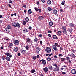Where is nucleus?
<instances>
[{
  "label": "nucleus",
  "mask_w": 76,
  "mask_h": 76,
  "mask_svg": "<svg viewBox=\"0 0 76 76\" xmlns=\"http://www.w3.org/2000/svg\"><path fill=\"white\" fill-rule=\"evenodd\" d=\"M53 12L55 15H56V14H57V10H53Z\"/></svg>",
  "instance_id": "nucleus-19"
},
{
  "label": "nucleus",
  "mask_w": 76,
  "mask_h": 76,
  "mask_svg": "<svg viewBox=\"0 0 76 76\" xmlns=\"http://www.w3.org/2000/svg\"><path fill=\"white\" fill-rule=\"evenodd\" d=\"M39 55H37L36 56V58H39Z\"/></svg>",
  "instance_id": "nucleus-50"
},
{
  "label": "nucleus",
  "mask_w": 76,
  "mask_h": 76,
  "mask_svg": "<svg viewBox=\"0 0 76 76\" xmlns=\"http://www.w3.org/2000/svg\"><path fill=\"white\" fill-rule=\"evenodd\" d=\"M47 3L48 4L50 5L51 4V1L50 0L47 1Z\"/></svg>",
  "instance_id": "nucleus-20"
},
{
  "label": "nucleus",
  "mask_w": 76,
  "mask_h": 76,
  "mask_svg": "<svg viewBox=\"0 0 76 76\" xmlns=\"http://www.w3.org/2000/svg\"><path fill=\"white\" fill-rule=\"evenodd\" d=\"M70 57L72 58H75V55L74 54H73V53H72L70 55Z\"/></svg>",
  "instance_id": "nucleus-18"
},
{
  "label": "nucleus",
  "mask_w": 76,
  "mask_h": 76,
  "mask_svg": "<svg viewBox=\"0 0 76 76\" xmlns=\"http://www.w3.org/2000/svg\"><path fill=\"white\" fill-rule=\"evenodd\" d=\"M69 26L71 27H74V24H72V23H71V24H70Z\"/></svg>",
  "instance_id": "nucleus-37"
},
{
  "label": "nucleus",
  "mask_w": 76,
  "mask_h": 76,
  "mask_svg": "<svg viewBox=\"0 0 76 76\" xmlns=\"http://www.w3.org/2000/svg\"><path fill=\"white\" fill-rule=\"evenodd\" d=\"M14 50L15 52H17V51L19 50L18 47H17L14 49Z\"/></svg>",
  "instance_id": "nucleus-27"
},
{
  "label": "nucleus",
  "mask_w": 76,
  "mask_h": 76,
  "mask_svg": "<svg viewBox=\"0 0 76 76\" xmlns=\"http://www.w3.org/2000/svg\"><path fill=\"white\" fill-rule=\"evenodd\" d=\"M60 50H63V49L62 48H60Z\"/></svg>",
  "instance_id": "nucleus-60"
},
{
  "label": "nucleus",
  "mask_w": 76,
  "mask_h": 76,
  "mask_svg": "<svg viewBox=\"0 0 76 76\" xmlns=\"http://www.w3.org/2000/svg\"><path fill=\"white\" fill-rule=\"evenodd\" d=\"M19 41L18 40H16L14 41V44L15 45H19Z\"/></svg>",
  "instance_id": "nucleus-8"
},
{
  "label": "nucleus",
  "mask_w": 76,
  "mask_h": 76,
  "mask_svg": "<svg viewBox=\"0 0 76 76\" xmlns=\"http://www.w3.org/2000/svg\"><path fill=\"white\" fill-rule=\"evenodd\" d=\"M25 48L26 50H29V47L28 45H26V46Z\"/></svg>",
  "instance_id": "nucleus-25"
},
{
  "label": "nucleus",
  "mask_w": 76,
  "mask_h": 76,
  "mask_svg": "<svg viewBox=\"0 0 76 76\" xmlns=\"http://www.w3.org/2000/svg\"><path fill=\"white\" fill-rule=\"evenodd\" d=\"M21 52L22 54H25L26 53V51L25 50H23V49H21Z\"/></svg>",
  "instance_id": "nucleus-11"
},
{
  "label": "nucleus",
  "mask_w": 76,
  "mask_h": 76,
  "mask_svg": "<svg viewBox=\"0 0 76 76\" xmlns=\"http://www.w3.org/2000/svg\"><path fill=\"white\" fill-rule=\"evenodd\" d=\"M9 2L10 3H12L13 2V1H12V0H9Z\"/></svg>",
  "instance_id": "nucleus-43"
},
{
  "label": "nucleus",
  "mask_w": 76,
  "mask_h": 76,
  "mask_svg": "<svg viewBox=\"0 0 76 76\" xmlns=\"http://www.w3.org/2000/svg\"><path fill=\"white\" fill-rule=\"evenodd\" d=\"M48 61H50L51 60V58L48 57L47 58Z\"/></svg>",
  "instance_id": "nucleus-34"
},
{
  "label": "nucleus",
  "mask_w": 76,
  "mask_h": 76,
  "mask_svg": "<svg viewBox=\"0 0 76 76\" xmlns=\"http://www.w3.org/2000/svg\"><path fill=\"white\" fill-rule=\"evenodd\" d=\"M49 25H50V26H52V25H53V23L52 22H49Z\"/></svg>",
  "instance_id": "nucleus-31"
},
{
  "label": "nucleus",
  "mask_w": 76,
  "mask_h": 76,
  "mask_svg": "<svg viewBox=\"0 0 76 76\" xmlns=\"http://www.w3.org/2000/svg\"><path fill=\"white\" fill-rule=\"evenodd\" d=\"M32 58L33 59V60H35L36 59H37V57L36 56H34L33 58Z\"/></svg>",
  "instance_id": "nucleus-32"
},
{
  "label": "nucleus",
  "mask_w": 76,
  "mask_h": 76,
  "mask_svg": "<svg viewBox=\"0 0 76 76\" xmlns=\"http://www.w3.org/2000/svg\"><path fill=\"white\" fill-rule=\"evenodd\" d=\"M6 31L7 32H8V33H9V32H10V30L9 29L7 28V29L6 30Z\"/></svg>",
  "instance_id": "nucleus-40"
},
{
  "label": "nucleus",
  "mask_w": 76,
  "mask_h": 76,
  "mask_svg": "<svg viewBox=\"0 0 76 76\" xmlns=\"http://www.w3.org/2000/svg\"><path fill=\"white\" fill-rule=\"evenodd\" d=\"M35 10L36 11H37V12H38V8H35Z\"/></svg>",
  "instance_id": "nucleus-47"
},
{
  "label": "nucleus",
  "mask_w": 76,
  "mask_h": 76,
  "mask_svg": "<svg viewBox=\"0 0 76 76\" xmlns=\"http://www.w3.org/2000/svg\"><path fill=\"white\" fill-rule=\"evenodd\" d=\"M66 60H68V61H69V60H70V57L68 56H67L66 57Z\"/></svg>",
  "instance_id": "nucleus-36"
},
{
  "label": "nucleus",
  "mask_w": 76,
  "mask_h": 76,
  "mask_svg": "<svg viewBox=\"0 0 76 76\" xmlns=\"http://www.w3.org/2000/svg\"><path fill=\"white\" fill-rule=\"evenodd\" d=\"M28 28L30 30H31V29H32V27H29Z\"/></svg>",
  "instance_id": "nucleus-53"
},
{
  "label": "nucleus",
  "mask_w": 76,
  "mask_h": 76,
  "mask_svg": "<svg viewBox=\"0 0 76 76\" xmlns=\"http://www.w3.org/2000/svg\"><path fill=\"white\" fill-rule=\"evenodd\" d=\"M54 57L56 58H57V55H55L54 56Z\"/></svg>",
  "instance_id": "nucleus-59"
},
{
  "label": "nucleus",
  "mask_w": 76,
  "mask_h": 76,
  "mask_svg": "<svg viewBox=\"0 0 76 76\" xmlns=\"http://www.w3.org/2000/svg\"><path fill=\"white\" fill-rule=\"evenodd\" d=\"M71 73L73 75H75V74H76V70L75 69H72V70H71Z\"/></svg>",
  "instance_id": "nucleus-10"
},
{
  "label": "nucleus",
  "mask_w": 76,
  "mask_h": 76,
  "mask_svg": "<svg viewBox=\"0 0 76 76\" xmlns=\"http://www.w3.org/2000/svg\"><path fill=\"white\" fill-rule=\"evenodd\" d=\"M61 29L62 30H64L65 29H66V26H62L61 28Z\"/></svg>",
  "instance_id": "nucleus-22"
},
{
  "label": "nucleus",
  "mask_w": 76,
  "mask_h": 76,
  "mask_svg": "<svg viewBox=\"0 0 76 76\" xmlns=\"http://www.w3.org/2000/svg\"><path fill=\"white\" fill-rule=\"evenodd\" d=\"M44 18V16H39L38 17V19H40V20H41L42 19H43Z\"/></svg>",
  "instance_id": "nucleus-21"
},
{
  "label": "nucleus",
  "mask_w": 76,
  "mask_h": 76,
  "mask_svg": "<svg viewBox=\"0 0 76 76\" xmlns=\"http://www.w3.org/2000/svg\"><path fill=\"white\" fill-rule=\"evenodd\" d=\"M48 68L50 70H53V67L51 66H48Z\"/></svg>",
  "instance_id": "nucleus-13"
},
{
  "label": "nucleus",
  "mask_w": 76,
  "mask_h": 76,
  "mask_svg": "<svg viewBox=\"0 0 76 76\" xmlns=\"http://www.w3.org/2000/svg\"><path fill=\"white\" fill-rule=\"evenodd\" d=\"M46 56H49V54H46Z\"/></svg>",
  "instance_id": "nucleus-64"
},
{
  "label": "nucleus",
  "mask_w": 76,
  "mask_h": 76,
  "mask_svg": "<svg viewBox=\"0 0 76 76\" xmlns=\"http://www.w3.org/2000/svg\"><path fill=\"white\" fill-rule=\"evenodd\" d=\"M8 6H9V7H11V8H12V6H11V5L10 4H9Z\"/></svg>",
  "instance_id": "nucleus-57"
},
{
  "label": "nucleus",
  "mask_w": 76,
  "mask_h": 76,
  "mask_svg": "<svg viewBox=\"0 0 76 76\" xmlns=\"http://www.w3.org/2000/svg\"><path fill=\"white\" fill-rule=\"evenodd\" d=\"M1 58L3 60H4L5 59H6V58H5L3 56Z\"/></svg>",
  "instance_id": "nucleus-44"
},
{
  "label": "nucleus",
  "mask_w": 76,
  "mask_h": 76,
  "mask_svg": "<svg viewBox=\"0 0 76 76\" xmlns=\"http://www.w3.org/2000/svg\"><path fill=\"white\" fill-rule=\"evenodd\" d=\"M12 25L14 27H17L19 28L20 27V24L18 23L14 22L12 23Z\"/></svg>",
  "instance_id": "nucleus-2"
},
{
  "label": "nucleus",
  "mask_w": 76,
  "mask_h": 76,
  "mask_svg": "<svg viewBox=\"0 0 76 76\" xmlns=\"http://www.w3.org/2000/svg\"><path fill=\"white\" fill-rule=\"evenodd\" d=\"M53 53H51L50 54H49V56H51L52 55H53Z\"/></svg>",
  "instance_id": "nucleus-61"
},
{
  "label": "nucleus",
  "mask_w": 76,
  "mask_h": 76,
  "mask_svg": "<svg viewBox=\"0 0 76 76\" xmlns=\"http://www.w3.org/2000/svg\"><path fill=\"white\" fill-rule=\"evenodd\" d=\"M57 35H58L60 36L61 35V31H58Z\"/></svg>",
  "instance_id": "nucleus-15"
},
{
  "label": "nucleus",
  "mask_w": 76,
  "mask_h": 76,
  "mask_svg": "<svg viewBox=\"0 0 76 76\" xmlns=\"http://www.w3.org/2000/svg\"><path fill=\"white\" fill-rule=\"evenodd\" d=\"M67 31L66 30V29H65V30H63V31H62V33L64 34H66L67 32Z\"/></svg>",
  "instance_id": "nucleus-16"
},
{
  "label": "nucleus",
  "mask_w": 76,
  "mask_h": 76,
  "mask_svg": "<svg viewBox=\"0 0 76 76\" xmlns=\"http://www.w3.org/2000/svg\"><path fill=\"white\" fill-rule=\"evenodd\" d=\"M38 41V39H37V38L35 37V39H34V42H37V41Z\"/></svg>",
  "instance_id": "nucleus-30"
},
{
  "label": "nucleus",
  "mask_w": 76,
  "mask_h": 76,
  "mask_svg": "<svg viewBox=\"0 0 76 76\" xmlns=\"http://www.w3.org/2000/svg\"><path fill=\"white\" fill-rule=\"evenodd\" d=\"M69 32H70V33H72V29H69Z\"/></svg>",
  "instance_id": "nucleus-45"
},
{
  "label": "nucleus",
  "mask_w": 76,
  "mask_h": 76,
  "mask_svg": "<svg viewBox=\"0 0 76 76\" xmlns=\"http://www.w3.org/2000/svg\"><path fill=\"white\" fill-rule=\"evenodd\" d=\"M53 38L54 39H57V36L56 35H53Z\"/></svg>",
  "instance_id": "nucleus-28"
},
{
  "label": "nucleus",
  "mask_w": 76,
  "mask_h": 76,
  "mask_svg": "<svg viewBox=\"0 0 76 76\" xmlns=\"http://www.w3.org/2000/svg\"><path fill=\"white\" fill-rule=\"evenodd\" d=\"M5 54L6 55V56H9L10 55V53L7 52L5 53Z\"/></svg>",
  "instance_id": "nucleus-29"
},
{
  "label": "nucleus",
  "mask_w": 76,
  "mask_h": 76,
  "mask_svg": "<svg viewBox=\"0 0 76 76\" xmlns=\"http://www.w3.org/2000/svg\"><path fill=\"white\" fill-rule=\"evenodd\" d=\"M22 24L24 25H26V21H23L22 23Z\"/></svg>",
  "instance_id": "nucleus-38"
},
{
  "label": "nucleus",
  "mask_w": 76,
  "mask_h": 76,
  "mask_svg": "<svg viewBox=\"0 0 76 76\" xmlns=\"http://www.w3.org/2000/svg\"><path fill=\"white\" fill-rule=\"evenodd\" d=\"M40 44H42V41L41 40L40 41Z\"/></svg>",
  "instance_id": "nucleus-52"
},
{
  "label": "nucleus",
  "mask_w": 76,
  "mask_h": 76,
  "mask_svg": "<svg viewBox=\"0 0 76 76\" xmlns=\"http://www.w3.org/2000/svg\"><path fill=\"white\" fill-rule=\"evenodd\" d=\"M28 13L29 14V15H31V14L32 13V11H31V10H29L28 11Z\"/></svg>",
  "instance_id": "nucleus-24"
},
{
  "label": "nucleus",
  "mask_w": 76,
  "mask_h": 76,
  "mask_svg": "<svg viewBox=\"0 0 76 76\" xmlns=\"http://www.w3.org/2000/svg\"><path fill=\"white\" fill-rule=\"evenodd\" d=\"M48 10H49V11H51V10H52V9H51V8L50 7H48Z\"/></svg>",
  "instance_id": "nucleus-39"
},
{
  "label": "nucleus",
  "mask_w": 76,
  "mask_h": 76,
  "mask_svg": "<svg viewBox=\"0 0 76 76\" xmlns=\"http://www.w3.org/2000/svg\"><path fill=\"white\" fill-rule=\"evenodd\" d=\"M53 66L54 67H58V66H57V65L56 64H53Z\"/></svg>",
  "instance_id": "nucleus-41"
},
{
  "label": "nucleus",
  "mask_w": 76,
  "mask_h": 76,
  "mask_svg": "<svg viewBox=\"0 0 76 76\" xmlns=\"http://www.w3.org/2000/svg\"><path fill=\"white\" fill-rule=\"evenodd\" d=\"M65 3L66 2L64 1H62V2L61 3V4L62 5H64V4H65Z\"/></svg>",
  "instance_id": "nucleus-33"
},
{
  "label": "nucleus",
  "mask_w": 76,
  "mask_h": 76,
  "mask_svg": "<svg viewBox=\"0 0 76 76\" xmlns=\"http://www.w3.org/2000/svg\"><path fill=\"white\" fill-rule=\"evenodd\" d=\"M39 61L41 63V61H42V63L44 65L46 64V61H45L43 59H42V60H40Z\"/></svg>",
  "instance_id": "nucleus-6"
},
{
  "label": "nucleus",
  "mask_w": 76,
  "mask_h": 76,
  "mask_svg": "<svg viewBox=\"0 0 76 76\" xmlns=\"http://www.w3.org/2000/svg\"><path fill=\"white\" fill-rule=\"evenodd\" d=\"M32 41V40H31V39H30L29 38H27L26 39V42H28V43H29V44H31V42Z\"/></svg>",
  "instance_id": "nucleus-9"
},
{
  "label": "nucleus",
  "mask_w": 76,
  "mask_h": 76,
  "mask_svg": "<svg viewBox=\"0 0 76 76\" xmlns=\"http://www.w3.org/2000/svg\"><path fill=\"white\" fill-rule=\"evenodd\" d=\"M45 51L46 53L50 54L51 51V49L50 48L48 47L45 49Z\"/></svg>",
  "instance_id": "nucleus-3"
},
{
  "label": "nucleus",
  "mask_w": 76,
  "mask_h": 76,
  "mask_svg": "<svg viewBox=\"0 0 76 76\" xmlns=\"http://www.w3.org/2000/svg\"><path fill=\"white\" fill-rule=\"evenodd\" d=\"M35 50L36 53H39V51H41V48H36Z\"/></svg>",
  "instance_id": "nucleus-4"
},
{
  "label": "nucleus",
  "mask_w": 76,
  "mask_h": 76,
  "mask_svg": "<svg viewBox=\"0 0 76 76\" xmlns=\"http://www.w3.org/2000/svg\"><path fill=\"white\" fill-rule=\"evenodd\" d=\"M58 43H55L54 44V45H52V48L54 49L55 50V51H58V49H57V47H58Z\"/></svg>",
  "instance_id": "nucleus-1"
},
{
  "label": "nucleus",
  "mask_w": 76,
  "mask_h": 76,
  "mask_svg": "<svg viewBox=\"0 0 76 76\" xmlns=\"http://www.w3.org/2000/svg\"><path fill=\"white\" fill-rule=\"evenodd\" d=\"M29 18H28V17H26L25 18V20H26V22H28L29 20Z\"/></svg>",
  "instance_id": "nucleus-26"
},
{
  "label": "nucleus",
  "mask_w": 76,
  "mask_h": 76,
  "mask_svg": "<svg viewBox=\"0 0 76 76\" xmlns=\"http://www.w3.org/2000/svg\"><path fill=\"white\" fill-rule=\"evenodd\" d=\"M60 70V68L59 67H56L54 68L53 71H55V72H58Z\"/></svg>",
  "instance_id": "nucleus-5"
},
{
  "label": "nucleus",
  "mask_w": 76,
  "mask_h": 76,
  "mask_svg": "<svg viewBox=\"0 0 76 76\" xmlns=\"http://www.w3.org/2000/svg\"><path fill=\"white\" fill-rule=\"evenodd\" d=\"M48 33H52V31H51V30H49L48 31Z\"/></svg>",
  "instance_id": "nucleus-46"
},
{
  "label": "nucleus",
  "mask_w": 76,
  "mask_h": 76,
  "mask_svg": "<svg viewBox=\"0 0 76 76\" xmlns=\"http://www.w3.org/2000/svg\"><path fill=\"white\" fill-rule=\"evenodd\" d=\"M62 75H64V74H65V72H62Z\"/></svg>",
  "instance_id": "nucleus-55"
},
{
  "label": "nucleus",
  "mask_w": 76,
  "mask_h": 76,
  "mask_svg": "<svg viewBox=\"0 0 76 76\" xmlns=\"http://www.w3.org/2000/svg\"><path fill=\"white\" fill-rule=\"evenodd\" d=\"M13 46V44L12 43H11L8 46L9 48H11Z\"/></svg>",
  "instance_id": "nucleus-12"
},
{
  "label": "nucleus",
  "mask_w": 76,
  "mask_h": 76,
  "mask_svg": "<svg viewBox=\"0 0 76 76\" xmlns=\"http://www.w3.org/2000/svg\"><path fill=\"white\" fill-rule=\"evenodd\" d=\"M72 52H73V53H75V51L74 50H72Z\"/></svg>",
  "instance_id": "nucleus-51"
},
{
  "label": "nucleus",
  "mask_w": 76,
  "mask_h": 76,
  "mask_svg": "<svg viewBox=\"0 0 76 76\" xmlns=\"http://www.w3.org/2000/svg\"><path fill=\"white\" fill-rule=\"evenodd\" d=\"M41 1H42V2H43V3H45V0H41Z\"/></svg>",
  "instance_id": "nucleus-54"
},
{
  "label": "nucleus",
  "mask_w": 76,
  "mask_h": 76,
  "mask_svg": "<svg viewBox=\"0 0 76 76\" xmlns=\"http://www.w3.org/2000/svg\"><path fill=\"white\" fill-rule=\"evenodd\" d=\"M9 57L10 58L12 57V55H9Z\"/></svg>",
  "instance_id": "nucleus-62"
},
{
  "label": "nucleus",
  "mask_w": 76,
  "mask_h": 76,
  "mask_svg": "<svg viewBox=\"0 0 76 76\" xmlns=\"http://www.w3.org/2000/svg\"><path fill=\"white\" fill-rule=\"evenodd\" d=\"M23 31L24 34H26L28 32V30L27 28H25L23 29Z\"/></svg>",
  "instance_id": "nucleus-7"
},
{
  "label": "nucleus",
  "mask_w": 76,
  "mask_h": 76,
  "mask_svg": "<svg viewBox=\"0 0 76 76\" xmlns=\"http://www.w3.org/2000/svg\"><path fill=\"white\" fill-rule=\"evenodd\" d=\"M17 55H18V56H20V55H21V54H20V53H18L17 54Z\"/></svg>",
  "instance_id": "nucleus-56"
},
{
  "label": "nucleus",
  "mask_w": 76,
  "mask_h": 76,
  "mask_svg": "<svg viewBox=\"0 0 76 76\" xmlns=\"http://www.w3.org/2000/svg\"><path fill=\"white\" fill-rule=\"evenodd\" d=\"M63 56V55H62V54H59V57H62Z\"/></svg>",
  "instance_id": "nucleus-48"
},
{
  "label": "nucleus",
  "mask_w": 76,
  "mask_h": 76,
  "mask_svg": "<svg viewBox=\"0 0 76 76\" xmlns=\"http://www.w3.org/2000/svg\"><path fill=\"white\" fill-rule=\"evenodd\" d=\"M14 15V14H12L11 15V16H12H12H13Z\"/></svg>",
  "instance_id": "nucleus-63"
},
{
  "label": "nucleus",
  "mask_w": 76,
  "mask_h": 76,
  "mask_svg": "<svg viewBox=\"0 0 76 76\" xmlns=\"http://www.w3.org/2000/svg\"><path fill=\"white\" fill-rule=\"evenodd\" d=\"M43 70L45 72H47L48 70V69L46 67L43 69Z\"/></svg>",
  "instance_id": "nucleus-17"
},
{
  "label": "nucleus",
  "mask_w": 76,
  "mask_h": 76,
  "mask_svg": "<svg viewBox=\"0 0 76 76\" xmlns=\"http://www.w3.org/2000/svg\"><path fill=\"white\" fill-rule=\"evenodd\" d=\"M48 37H51V34H48Z\"/></svg>",
  "instance_id": "nucleus-49"
},
{
  "label": "nucleus",
  "mask_w": 76,
  "mask_h": 76,
  "mask_svg": "<svg viewBox=\"0 0 76 76\" xmlns=\"http://www.w3.org/2000/svg\"><path fill=\"white\" fill-rule=\"evenodd\" d=\"M61 61H64V58H61Z\"/></svg>",
  "instance_id": "nucleus-35"
},
{
  "label": "nucleus",
  "mask_w": 76,
  "mask_h": 76,
  "mask_svg": "<svg viewBox=\"0 0 76 76\" xmlns=\"http://www.w3.org/2000/svg\"><path fill=\"white\" fill-rule=\"evenodd\" d=\"M5 59L8 61H10V58L8 56L6 57L5 58Z\"/></svg>",
  "instance_id": "nucleus-14"
},
{
  "label": "nucleus",
  "mask_w": 76,
  "mask_h": 76,
  "mask_svg": "<svg viewBox=\"0 0 76 76\" xmlns=\"http://www.w3.org/2000/svg\"><path fill=\"white\" fill-rule=\"evenodd\" d=\"M60 12H63V10L62 9H61L60 10Z\"/></svg>",
  "instance_id": "nucleus-58"
},
{
  "label": "nucleus",
  "mask_w": 76,
  "mask_h": 76,
  "mask_svg": "<svg viewBox=\"0 0 76 76\" xmlns=\"http://www.w3.org/2000/svg\"><path fill=\"white\" fill-rule=\"evenodd\" d=\"M30 72L31 73H35V69H34L31 70L30 71Z\"/></svg>",
  "instance_id": "nucleus-23"
},
{
  "label": "nucleus",
  "mask_w": 76,
  "mask_h": 76,
  "mask_svg": "<svg viewBox=\"0 0 76 76\" xmlns=\"http://www.w3.org/2000/svg\"><path fill=\"white\" fill-rule=\"evenodd\" d=\"M7 28V29H10V28H11V27H10V25L8 26Z\"/></svg>",
  "instance_id": "nucleus-42"
}]
</instances>
